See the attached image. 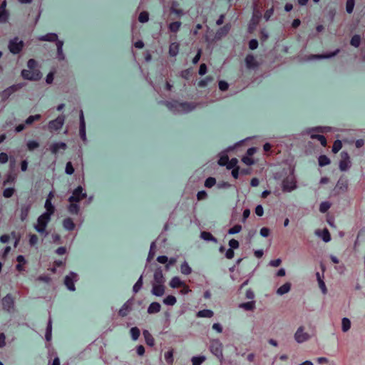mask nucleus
<instances>
[{
  "mask_svg": "<svg viewBox=\"0 0 365 365\" xmlns=\"http://www.w3.org/2000/svg\"><path fill=\"white\" fill-rule=\"evenodd\" d=\"M317 233L325 242H328L331 240V235L327 228L318 231Z\"/></svg>",
  "mask_w": 365,
  "mask_h": 365,
  "instance_id": "nucleus-32",
  "label": "nucleus"
},
{
  "mask_svg": "<svg viewBox=\"0 0 365 365\" xmlns=\"http://www.w3.org/2000/svg\"><path fill=\"white\" fill-rule=\"evenodd\" d=\"M311 138L319 140L323 147H327V138L322 134L312 135Z\"/></svg>",
  "mask_w": 365,
  "mask_h": 365,
  "instance_id": "nucleus-39",
  "label": "nucleus"
},
{
  "mask_svg": "<svg viewBox=\"0 0 365 365\" xmlns=\"http://www.w3.org/2000/svg\"><path fill=\"white\" fill-rule=\"evenodd\" d=\"M239 307L243 309L245 311H254L255 309V301L252 300L250 302L241 303L239 304Z\"/></svg>",
  "mask_w": 365,
  "mask_h": 365,
  "instance_id": "nucleus-29",
  "label": "nucleus"
},
{
  "mask_svg": "<svg viewBox=\"0 0 365 365\" xmlns=\"http://www.w3.org/2000/svg\"><path fill=\"white\" fill-rule=\"evenodd\" d=\"M17 264L16 265V269L19 272H21L24 270V266L26 264V261L24 259L23 255H19L16 257Z\"/></svg>",
  "mask_w": 365,
  "mask_h": 365,
  "instance_id": "nucleus-27",
  "label": "nucleus"
},
{
  "mask_svg": "<svg viewBox=\"0 0 365 365\" xmlns=\"http://www.w3.org/2000/svg\"><path fill=\"white\" fill-rule=\"evenodd\" d=\"M87 197L86 192H83V188L81 186L77 187L72 193V195L68 198L69 205L68 206V211L71 214L78 215L80 212V207L78 203Z\"/></svg>",
  "mask_w": 365,
  "mask_h": 365,
  "instance_id": "nucleus-1",
  "label": "nucleus"
},
{
  "mask_svg": "<svg viewBox=\"0 0 365 365\" xmlns=\"http://www.w3.org/2000/svg\"><path fill=\"white\" fill-rule=\"evenodd\" d=\"M63 226L68 230H73L75 229L76 225L71 217H66L63 221Z\"/></svg>",
  "mask_w": 365,
  "mask_h": 365,
  "instance_id": "nucleus-31",
  "label": "nucleus"
},
{
  "mask_svg": "<svg viewBox=\"0 0 365 365\" xmlns=\"http://www.w3.org/2000/svg\"><path fill=\"white\" fill-rule=\"evenodd\" d=\"M232 28V25L228 23V24H226L224 26H222V28L219 29L216 34H215V38L219 40L220 38H222V37L227 36L228 34V33L230 32V29Z\"/></svg>",
  "mask_w": 365,
  "mask_h": 365,
  "instance_id": "nucleus-17",
  "label": "nucleus"
},
{
  "mask_svg": "<svg viewBox=\"0 0 365 365\" xmlns=\"http://www.w3.org/2000/svg\"><path fill=\"white\" fill-rule=\"evenodd\" d=\"M213 315H214L213 312L210 309H203V310L199 311L197 313V317L211 318L213 317Z\"/></svg>",
  "mask_w": 365,
  "mask_h": 365,
  "instance_id": "nucleus-40",
  "label": "nucleus"
},
{
  "mask_svg": "<svg viewBox=\"0 0 365 365\" xmlns=\"http://www.w3.org/2000/svg\"><path fill=\"white\" fill-rule=\"evenodd\" d=\"M160 309H161V306H160V303L153 302L149 305V307L148 308V312L150 314H156L160 311Z\"/></svg>",
  "mask_w": 365,
  "mask_h": 365,
  "instance_id": "nucleus-33",
  "label": "nucleus"
},
{
  "mask_svg": "<svg viewBox=\"0 0 365 365\" xmlns=\"http://www.w3.org/2000/svg\"><path fill=\"white\" fill-rule=\"evenodd\" d=\"M182 23L180 21H173L168 25V31L173 34L170 36V40H175L177 38L176 34L180 31Z\"/></svg>",
  "mask_w": 365,
  "mask_h": 365,
  "instance_id": "nucleus-11",
  "label": "nucleus"
},
{
  "mask_svg": "<svg viewBox=\"0 0 365 365\" xmlns=\"http://www.w3.org/2000/svg\"><path fill=\"white\" fill-rule=\"evenodd\" d=\"M170 13L171 14H175L178 17H181L184 15V11L181 9H178L174 5H172L170 8Z\"/></svg>",
  "mask_w": 365,
  "mask_h": 365,
  "instance_id": "nucleus-48",
  "label": "nucleus"
},
{
  "mask_svg": "<svg viewBox=\"0 0 365 365\" xmlns=\"http://www.w3.org/2000/svg\"><path fill=\"white\" fill-rule=\"evenodd\" d=\"M245 64L247 68L249 69H255L259 66V63L257 62L255 56L252 53L247 55L245 58Z\"/></svg>",
  "mask_w": 365,
  "mask_h": 365,
  "instance_id": "nucleus-16",
  "label": "nucleus"
},
{
  "mask_svg": "<svg viewBox=\"0 0 365 365\" xmlns=\"http://www.w3.org/2000/svg\"><path fill=\"white\" fill-rule=\"evenodd\" d=\"M348 187L347 180L340 178L334 188V195L336 196L345 193L348 190Z\"/></svg>",
  "mask_w": 365,
  "mask_h": 365,
  "instance_id": "nucleus-7",
  "label": "nucleus"
},
{
  "mask_svg": "<svg viewBox=\"0 0 365 365\" xmlns=\"http://www.w3.org/2000/svg\"><path fill=\"white\" fill-rule=\"evenodd\" d=\"M319 165L320 166H325L330 164V159L325 155H322L319 157Z\"/></svg>",
  "mask_w": 365,
  "mask_h": 365,
  "instance_id": "nucleus-43",
  "label": "nucleus"
},
{
  "mask_svg": "<svg viewBox=\"0 0 365 365\" xmlns=\"http://www.w3.org/2000/svg\"><path fill=\"white\" fill-rule=\"evenodd\" d=\"M180 43L172 42L169 46V54L171 56H175L179 52Z\"/></svg>",
  "mask_w": 365,
  "mask_h": 365,
  "instance_id": "nucleus-28",
  "label": "nucleus"
},
{
  "mask_svg": "<svg viewBox=\"0 0 365 365\" xmlns=\"http://www.w3.org/2000/svg\"><path fill=\"white\" fill-rule=\"evenodd\" d=\"M17 175L15 173H12L9 172L6 174L4 180L3 182V186H6L9 184L14 183L16 179Z\"/></svg>",
  "mask_w": 365,
  "mask_h": 365,
  "instance_id": "nucleus-26",
  "label": "nucleus"
},
{
  "mask_svg": "<svg viewBox=\"0 0 365 365\" xmlns=\"http://www.w3.org/2000/svg\"><path fill=\"white\" fill-rule=\"evenodd\" d=\"M149 20V14L148 11H143L138 16V21L140 23H146Z\"/></svg>",
  "mask_w": 365,
  "mask_h": 365,
  "instance_id": "nucleus-47",
  "label": "nucleus"
},
{
  "mask_svg": "<svg viewBox=\"0 0 365 365\" xmlns=\"http://www.w3.org/2000/svg\"><path fill=\"white\" fill-rule=\"evenodd\" d=\"M291 289V283L290 282H286L283 285H282L280 287H279L277 290V293L278 294L282 295L284 294L287 293L289 292Z\"/></svg>",
  "mask_w": 365,
  "mask_h": 365,
  "instance_id": "nucleus-36",
  "label": "nucleus"
},
{
  "mask_svg": "<svg viewBox=\"0 0 365 365\" xmlns=\"http://www.w3.org/2000/svg\"><path fill=\"white\" fill-rule=\"evenodd\" d=\"M79 135L82 140L86 141V123L83 117V112L81 111L80 115V126H79Z\"/></svg>",
  "mask_w": 365,
  "mask_h": 365,
  "instance_id": "nucleus-20",
  "label": "nucleus"
},
{
  "mask_svg": "<svg viewBox=\"0 0 365 365\" xmlns=\"http://www.w3.org/2000/svg\"><path fill=\"white\" fill-rule=\"evenodd\" d=\"M65 172L68 175H72L74 173V168L71 162H68L66 165Z\"/></svg>",
  "mask_w": 365,
  "mask_h": 365,
  "instance_id": "nucleus-64",
  "label": "nucleus"
},
{
  "mask_svg": "<svg viewBox=\"0 0 365 365\" xmlns=\"http://www.w3.org/2000/svg\"><path fill=\"white\" fill-rule=\"evenodd\" d=\"M130 334H131V336L132 338L134 339V340H136L139 338L140 336V329L135 327H133L130 329Z\"/></svg>",
  "mask_w": 365,
  "mask_h": 365,
  "instance_id": "nucleus-56",
  "label": "nucleus"
},
{
  "mask_svg": "<svg viewBox=\"0 0 365 365\" xmlns=\"http://www.w3.org/2000/svg\"><path fill=\"white\" fill-rule=\"evenodd\" d=\"M77 274L73 272H71L68 275H67L65 277L64 284L68 289L71 291L75 290L76 288L74 282L77 280Z\"/></svg>",
  "mask_w": 365,
  "mask_h": 365,
  "instance_id": "nucleus-14",
  "label": "nucleus"
},
{
  "mask_svg": "<svg viewBox=\"0 0 365 365\" xmlns=\"http://www.w3.org/2000/svg\"><path fill=\"white\" fill-rule=\"evenodd\" d=\"M200 237L205 241L217 242V239L210 232L207 231H202L200 234Z\"/></svg>",
  "mask_w": 365,
  "mask_h": 365,
  "instance_id": "nucleus-38",
  "label": "nucleus"
},
{
  "mask_svg": "<svg viewBox=\"0 0 365 365\" xmlns=\"http://www.w3.org/2000/svg\"><path fill=\"white\" fill-rule=\"evenodd\" d=\"M180 270L182 274L186 275L190 274L192 272V269L187 262H184L181 264Z\"/></svg>",
  "mask_w": 365,
  "mask_h": 365,
  "instance_id": "nucleus-44",
  "label": "nucleus"
},
{
  "mask_svg": "<svg viewBox=\"0 0 365 365\" xmlns=\"http://www.w3.org/2000/svg\"><path fill=\"white\" fill-rule=\"evenodd\" d=\"M216 183V180L215 178H212V177H209L208 178L206 179L205 182V186L206 187H208V188H210L212 187H213Z\"/></svg>",
  "mask_w": 365,
  "mask_h": 365,
  "instance_id": "nucleus-57",
  "label": "nucleus"
},
{
  "mask_svg": "<svg viewBox=\"0 0 365 365\" xmlns=\"http://www.w3.org/2000/svg\"><path fill=\"white\" fill-rule=\"evenodd\" d=\"M143 286V277L141 276L133 286V292L137 293Z\"/></svg>",
  "mask_w": 365,
  "mask_h": 365,
  "instance_id": "nucleus-61",
  "label": "nucleus"
},
{
  "mask_svg": "<svg viewBox=\"0 0 365 365\" xmlns=\"http://www.w3.org/2000/svg\"><path fill=\"white\" fill-rule=\"evenodd\" d=\"M15 192L14 188H6L3 192V195L6 198L11 197Z\"/></svg>",
  "mask_w": 365,
  "mask_h": 365,
  "instance_id": "nucleus-63",
  "label": "nucleus"
},
{
  "mask_svg": "<svg viewBox=\"0 0 365 365\" xmlns=\"http://www.w3.org/2000/svg\"><path fill=\"white\" fill-rule=\"evenodd\" d=\"M229 160V157L227 155H223L220 156V158L218 160V164L221 166H224L227 165Z\"/></svg>",
  "mask_w": 365,
  "mask_h": 365,
  "instance_id": "nucleus-60",
  "label": "nucleus"
},
{
  "mask_svg": "<svg viewBox=\"0 0 365 365\" xmlns=\"http://www.w3.org/2000/svg\"><path fill=\"white\" fill-rule=\"evenodd\" d=\"M8 47L11 53L13 54H18L23 50L24 43L23 41L19 40V38L16 37L9 41Z\"/></svg>",
  "mask_w": 365,
  "mask_h": 365,
  "instance_id": "nucleus-5",
  "label": "nucleus"
},
{
  "mask_svg": "<svg viewBox=\"0 0 365 365\" xmlns=\"http://www.w3.org/2000/svg\"><path fill=\"white\" fill-rule=\"evenodd\" d=\"M294 339L298 343H302L309 339V335L304 331L303 327H300L294 334Z\"/></svg>",
  "mask_w": 365,
  "mask_h": 365,
  "instance_id": "nucleus-13",
  "label": "nucleus"
},
{
  "mask_svg": "<svg viewBox=\"0 0 365 365\" xmlns=\"http://www.w3.org/2000/svg\"><path fill=\"white\" fill-rule=\"evenodd\" d=\"M361 38L360 35L355 34L351 37V41H350V44L355 48H358L361 44Z\"/></svg>",
  "mask_w": 365,
  "mask_h": 365,
  "instance_id": "nucleus-41",
  "label": "nucleus"
},
{
  "mask_svg": "<svg viewBox=\"0 0 365 365\" xmlns=\"http://www.w3.org/2000/svg\"><path fill=\"white\" fill-rule=\"evenodd\" d=\"M133 299H128L119 309L118 312V316L120 317H126L131 312L133 309Z\"/></svg>",
  "mask_w": 365,
  "mask_h": 365,
  "instance_id": "nucleus-12",
  "label": "nucleus"
},
{
  "mask_svg": "<svg viewBox=\"0 0 365 365\" xmlns=\"http://www.w3.org/2000/svg\"><path fill=\"white\" fill-rule=\"evenodd\" d=\"M330 128L328 127L318 126L309 129L307 134L312 138V135L323 134L329 131Z\"/></svg>",
  "mask_w": 365,
  "mask_h": 365,
  "instance_id": "nucleus-18",
  "label": "nucleus"
},
{
  "mask_svg": "<svg viewBox=\"0 0 365 365\" xmlns=\"http://www.w3.org/2000/svg\"><path fill=\"white\" fill-rule=\"evenodd\" d=\"M28 237L29 238V242L30 246L33 247L37 244V242L38 241V237L36 234L29 233L28 235Z\"/></svg>",
  "mask_w": 365,
  "mask_h": 365,
  "instance_id": "nucleus-49",
  "label": "nucleus"
},
{
  "mask_svg": "<svg viewBox=\"0 0 365 365\" xmlns=\"http://www.w3.org/2000/svg\"><path fill=\"white\" fill-rule=\"evenodd\" d=\"M355 5V0H346V10L347 13L351 14L353 12Z\"/></svg>",
  "mask_w": 365,
  "mask_h": 365,
  "instance_id": "nucleus-52",
  "label": "nucleus"
},
{
  "mask_svg": "<svg viewBox=\"0 0 365 365\" xmlns=\"http://www.w3.org/2000/svg\"><path fill=\"white\" fill-rule=\"evenodd\" d=\"M237 163H238V160L237 158H232L231 160H228V163L226 167L229 170L234 169L236 167H239L237 165Z\"/></svg>",
  "mask_w": 365,
  "mask_h": 365,
  "instance_id": "nucleus-55",
  "label": "nucleus"
},
{
  "mask_svg": "<svg viewBox=\"0 0 365 365\" xmlns=\"http://www.w3.org/2000/svg\"><path fill=\"white\" fill-rule=\"evenodd\" d=\"M184 282L178 277H174L170 282V286L173 288H180Z\"/></svg>",
  "mask_w": 365,
  "mask_h": 365,
  "instance_id": "nucleus-37",
  "label": "nucleus"
},
{
  "mask_svg": "<svg viewBox=\"0 0 365 365\" xmlns=\"http://www.w3.org/2000/svg\"><path fill=\"white\" fill-rule=\"evenodd\" d=\"M21 76L24 79L33 81H39L42 76L38 69H34V71L23 69Z\"/></svg>",
  "mask_w": 365,
  "mask_h": 365,
  "instance_id": "nucleus-4",
  "label": "nucleus"
},
{
  "mask_svg": "<svg viewBox=\"0 0 365 365\" xmlns=\"http://www.w3.org/2000/svg\"><path fill=\"white\" fill-rule=\"evenodd\" d=\"M65 120V116L61 115L58 116L55 120H51L48 124V129L51 133L60 130Z\"/></svg>",
  "mask_w": 365,
  "mask_h": 365,
  "instance_id": "nucleus-6",
  "label": "nucleus"
},
{
  "mask_svg": "<svg viewBox=\"0 0 365 365\" xmlns=\"http://www.w3.org/2000/svg\"><path fill=\"white\" fill-rule=\"evenodd\" d=\"M210 350L217 357H222V345L219 339H212L210 341Z\"/></svg>",
  "mask_w": 365,
  "mask_h": 365,
  "instance_id": "nucleus-9",
  "label": "nucleus"
},
{
  "mask_svg": "<svg viewBox=\"0 0 365 365\" xmlns=\"http://www.w3.org/2000/svg\"><path fill=\"white\" fill-rule=\"evenodd\" d=\"M143 334L147 345L153 346L155 344V339L152 334L148 330H143Z\"/></svg>",
  "mask_w": 365,
  "mask_h": 365,
  "instance_id": "nucleus-30",
  "label": "nucleus"
},
{
  "mask_svg": "<svg viewBox=\"0 0 365 365\" xmlns=\"http://www.w3.org/2000/svg\"><path fill=\"white\" fill-rule=\"evenodd\" d=\"M174 349H170L165 353V359L168 365H173L174 362Z\"/></svg>",
  "mask_w": 365,
  "mask_h": 365,
  "instance_id": "nucleus-34",
  "label": "nucleus"
},
{
  "mask_svg": "<svg viewBox=\"0 0 365 365\" xmlns=\"http://www.w3.org/2000/svg\"><path fill=\"white\" fill-rule=\"evenodd\" d=\"M342 148V143L340 140H336L334 142L332 146V152L334 153H337Z\"/></svg>",
  "mask_w": 365,
  "mask_h": 365,
  "instance_id": "nucleus-51",
  "label": "nucleus"
},
{
  "mask_svg": "<svg viewBox=\"0 0 365 365\" xmlns=\"http://www.w3.org/2000/svg\"><path fill=\"white\" fill-rule=\"evenodd\" d=\"M11 235L14 238V240H15L14 246L16 247L20 242L21 235L15 231L11 232Z\"/></svg>",
  "mask_w": 365,
  "mask_h": 365,
  "instance_id": "nucleus-59",
  "label": "nucleus"
},
{
  "mask_svg": "<svg viewBox=\"0 0 365 365\" xmlns=\"http://www.w3.org/2000/svg\"><path fill=\"white\" fill-rule=\"evenodd\" d=\"M295 178L293 175L287 176L282 181V189L284 192H290L297 187Z\"/></svg>",
  "mask_w": 365,
  "mask_h": 365,
  "instance_id": "nucleus-8",
  "label": "nucleus"
},
{
  "mask_svg": "<svg viewBox=\"0 0 365 365\" xmlns=\"http://www.w3.org/2000/svg\"><path fill=\"white\" fill-rule=\"evenodd\" d=\"M153 283L164 284L165 277L160 268H158L154 273V279Z\"/></svg>",
  "mask_w": 365,
  "mask_h": 365,
  "instance_id": "nucleus-22",
  "label": "nucleus"
},
{
  "mask_svg": "<svg viewBox=\"0 0 365 365\" xmlns=\"http://www.w3.org/2000/svg\"><path fill=\"white\" fill-rule=\"evenodd\" d=\"M57 38L58 36L56 34L51 33L41 37L40 40L55 42L56 41H57Z\"/></svg>",
  "mask_w": 365,
  "mask_h": 365,
  "instance_id": "nucleus-42",
  "label": "nucleus"
},
{
  "mask_svg": "<svg viewBox=\"0 0 365 365\" xmlns=\"http://www.w3.org/2000/svg\"><path fill=\"white\" fill-rule=\"evenodd\" d=\"M331 206L329 202H323L319 205V211L322 213L326 212Z\"/></svg>",
  "mask_w": 365,
  "mask_h": 365,
  "instance_id": "nucleus-54",
  "label": "nucleus"
},
{
  "mask_svg": "<svg viewBox=\"0 0 365 365\" xmlns=\"http://www.w3.org/2000/svg\"><path fill=\"white\" fill-rule=\"evenodd\" d=\"M181 109L185 112L190 111L195 108V106L188 103H183L180 105Z\"/></svg>",
  "mask_w": 365,
  "mask_h": 365,
  "instance_id": "nucleus-58",
  "label": "nucleus"
},
{
  "mask_svg": "<svg viewBox=\"0 0 365 365\" xmlns=\"http://www.w3.org/2000/svg\"><path fill=\"white\" fill-rule=\"evenodd\" d=\"M2 305L4 309L9 311L14 307V300L9 295H6L2 299Z\"/></svg>",
  "mask_w": 365,
  "mask_h": 365,
  "instance_id": "nucleus-23",
  "label": "nucleus"
},
{
  "mask_svg": "<svg viewBox=\"0 0 365 365\" xmlns=\"http://www.w3.org/2000/svg\"><path fill=\"white\" fill-rule=\"evenodd\" d=\"M205 357L203 356H194L192 359V365H201L205 361Z\"/></svg>",
  "mask_w": 365,
  "mask_h": 365,
  "instance_id": "nucleus-53",
  "label": "nucleus"
},
{
  "mask_svg": "<svg viewBox=\"0 0 365 365\" xmlns=\"http://www.w3.org/2000/svg\"><path fill=\"white\" fill-rule=\"evenodd\" d=\"M152 293L158 297L163 296L165 293L164 284L153 283Z\"/></svg>",
  "mask_w": 365,
  "mask_h": 365,
  "instance_id": "nucleus-19",
  "label": "nucleus"
},
{
  "mask_svg": "<svg viewBox=\"0 0 365 365\" xmlns=\"http://www.w3.org/2000/svg\"><path fill=\"white\" fill-rule=\"evenodd\" d=\"M13 94L11 93V89L9 88V87H8L7 88H6L5 90H4L1 93V96L3 100H6L9 98V96Z\"/></svg>",
  "mask_w": 365,
  "mask_h": 365,
  "instance_id": "nucleus-62",
  "label": "nucleus"
},
{
  "mask_svg": "<svg viewBox=\"0 0 365 365\" xmlns=\"http://www.w3.org/2000/svg\"><path fill=\"white\" fill-rule=\"evenodd\" d=\"M67 148V145L65 143H53L52 145H51L50 148H49V150H51V152L53 153V154H57L58 150L60 149H62V150H65Z\"/></svg>",
  "mask_w": 365,
  "mask_h": 365,
  "instance_id": "nucleus-24",
  "label": "nucleus"
},
{
  "mask_svg": "<svg viewBox=\"0 0 365 365\" xmlns=\"http://www.w3.org/2000/svg\"><path fill=\"white\" fill-rule=\"evenodd\" d=\"M41 118L42 116L40 114L30 115L26 119L25 124L27 125H31L35 121L41 120Z\"/></svg>",
  "mask_w": 365,
  "mask_h": 365,
  "instance_id": "nucleus-35",
  "label": "nucleus"
},
{
  "mask_svg": "<svg viewBox=\"0 0 365 365\" xmlns=\"http://www.w3.org/2000/svg\"><path fill=\"white\" fill-rule=\"evenodd\" d=\"M31 207V204L24 205L21 206V210H20V219L22 221L26 220V218L28 217Z\"/></svg>",
  "mask_w": 365,
  "mask_h": 365,
  "instance_id": "nucleus-25",
  "label": "nucleus"
},
{
  "mask_svg": "<svg viewBox=\"0 0 365 365\" xmlns=\"http://www.w3.org/2000/svg\"><path fill=\"white\" fill-rule=\"evenodd\" d=\"M264 6V4L263 2L257 1V2L254 3L253 6V12L252 16L250 19V22L253 24H256L257 25L259 24L260 21L262 19V12L261 9Z\"/></svg>",
  "mask_w": 365,
  "mask_h": 365,
  "instance_id": "nucleus-3",
  "label": "nucleus"
},
{
  "mask_svg": "<svg viewBox=\"0 0 365 365\" xmlns=\"http://www.w3.org/2000/svg\"><path fill=\"white\" fill-rule=\"evenodd\" d=\"M176 298L173 295H168L163 299V302L170 306H173L176 303Z\"/></svg>",
  "mask_w": 365,
  "mask_h": 365,
  "instance_id": "nucleus-50",
  "label": "nucleus"
},
{
  "mask_svg": "<svg viewBox=\"0 0 365 365\" xmlns=\"http://www.w3.org/2000/svg\"><path fill=\"white\" fill-rule=\"evenodd\" d=\"M51 197L52 195L50 193L45 202V208L46 211L43 213L47 214L49 217H51L55 212V207L51 203Z\"/></svg>",
  "mask_w": 365,
  "mask_h": 365,
  "instance_id": "nucleus-21",
  "label": "nucleus"
},
{
  "mask_svg": "<svg viewBox=\"0 0 365 365\" xmlns=\"http://www.w3.org/2000/svg\"><path fill=\"white\" fill-rule=\"evenodd\" d=\"M351 167V160L347 152L341 153V159L339 161V169L341 171H346Z\"/></svg>",
  "mask_w": 365,
  "mask_h": 365,
  "instance_id": "nucleus-10",
  "label": "nucleus"
},
{
  "mask_svg": "<svg viewBox=\"0 0 365 365\" xmlns=\"http://www.w3.org/2000/svg\"><path fill=\"white\" fill-rule=\"evenodd\" d=\"M51 220V217L48 216L47 214L41 215L37 219V223L34 225V228L40 233H44L45 235H48L46 232V228Z\"/></svg>",
  "mask_w": 365,
  "mask_h": 365,
  "instance_id": "nucleus-2",
  "label": "nucleus"
},
{
  "mask_svg": "<svg viewBox=\"0 0 365 365\" xmlns=\"http://www.w3.org/2000/svg\"><path fill=\"white\" fill-rule=\"evenodd\" d=\"M274 6L272 5L271 8L267 9V11L264 14V19L266 21H269L271 19V16L274 14Z\"/></svg>",
  "mask_w": 365,
  "mask_h": 365,
  "instance_id": "nucleus-46",
  "label": "nucleus"
},
{
  "mask_svg": "<svg viewBox=\"0 0 365 365\" xmlns=\"http://www.w3.org/2000/svg\"><path fill=\"white\" fill-rule=\"evenodd\" d=\"M351 327V322L348 318H343L341 321V328L344 332L347 331Z\"/></svg>",
  "mask_w": 365,
  "mask_h": 365,
  "instance_id": "nucleus-45",
  "label": "nucleus"
},
{
  "mask_svg": "<svg viewBox=\"0 0 365 365\" xmlns=\"http://www.w3.org/2000/svg\"><path fill=\"white\" fill-rule=\"evenodd\" d=\"M257 152L256 148H250L247 150L246 155L243 156L242 161L247 165H252L255 163L252 156Z\"/></svg>",
  "mask_w": 365,
  "mask_h": 365,
  "instance_id": "nucleus-15",
  "label": "nucleus"
}]
</instances>
